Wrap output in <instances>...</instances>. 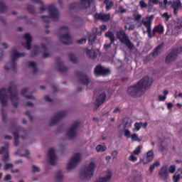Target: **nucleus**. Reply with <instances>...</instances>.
Returning <instances> with one entry per match:
<instances>
[{
    "label": "nucleus",
    "mask_w": 182,
    "mask_h": 182,
    "mask_svg": "<svg viewBox=\"0 0 182 182\" xmlns=\"http://www.w3.org/2000/svg\"><path fill=\"white\" fill-rule=\"evenodd\" d=\"M106 100V92L104 91H99L98 96L96 97L95 102L99 105H103Z\"/></svg>",
    "instance_id": "f3484780"
},
{
    "label": "nucleus",
    "mask_w": 182,
    "mask_h": 182,
    "mask_svg": "<svg viewBox=\"0 0 182 182\" xmlns=\"http://www.w3.org/2000/svg\"><path fill=\"white\" fill-rule=\"evenodd\" d=\"M105 38H108L109 39L111 43H114L115 37L114 34L112 31H107L105 33Z\"/></svg>",
    "instance_id": "bb28decb"
},
{
    "label": "nucleus",
    "mask_w": 182,
    "mask_h": 182,
    "mask_svg": "<svg viewBox=\"0 0 182 182\" xmlns=\"http://www.w3.org/2000/svg\"><path fill=\"white\" fill-rule=\"evenodd\" d=\"M124 128L123 129H129V127H132V119L125 118L124 120Z\"/></svg>",
    "instance_id": "c756f323"
},
{
    "label": "nucleus",
    "mask_w": 182,
    "mask_h": 182,
    "mask_svg": "<svg viewBox=\"0 0 182 182\" xmlns=\"http://www.w3.org/2000/svg\"><path fill=\"white\" fill-rule=\"evenodd\" d=\"M49 13H50L49 17L43 16V18H44V21H46V22L49 21V18L53 19V21H56V19L59 18V13L58 12V10H56V8L51 7L50 9Z\"/></svg>",
    "instance_id": "ddd939ff"
},
{
    "label": "nucleus",
    "mask_w": 182,
    "mask_h": 182,
    "mask_svg": "<svg viewBox=\"0 0 182 182\" xmlns=\"http://www.w3.org/2000/svg\"><path fill=\"white\" fill-rule=\"evenodd\" d=\"M123 130L125 137L129 139V137H131L132 135H130V131H129V128H123Z\"/></svg>",
    "instance_id": "4c0bfd02"
},
{
    "label": "nucleus",
    "mask_w": 182,
    "mask_h": 182,
    "mask_svg": "<svg viewBox=\"0 0 182 182\" xmlns=\"http://www.w3.org/2000/svg\"><path fill=\"white\" fill-rule=\"evenodd\" d=\"M95 21H102V22H109L110 21V14L96 13L94 15Z\"/></svg>",
    "instance_id": "9d476101"
},
{
    "label": "nucleus",
    "mask_w": 182,
    "mask_h": 182,
    "mask_svg": "<svg viewBox=\"0 0 182 182\" xmlns=\"http://www.w3.org/2000/svg\"><path fill=\"white\" fill-rule=\"evenodd\" d=\"M142 124H143V122H136L134 124V130H136V132H139V130H140V129L141 128Z\"/></svg>",
    "instance_id": "c9c22d12"
},
{
    "label": "nucleus",
    "mask_w": 182,
    "mask_h": 182,
    "mask_svg": "<svg viewBox=\"0 0 182 182\" xmlns=\"http://www.w3.org/2000/svg\"><path fill=\"white\" fill-rule=\"evenodd\" d=\"M141 146H139L136 148V149L133 151V154L136 156H139V154L141 152Z\"/></svg>",
    "instance_id": "ea45409f"
},
{
    "label": "nucleus",
    "mask_w": 182,
    "mask_h": 182,
    "mask_svg": "<svg viewBox=\"0 0 182 182\" xmlns=\"http://www.w3.org/2000/svg\"><path fill=\"white\" fill-rule=\"evenodd\" d=\"M162 18H164L166 21L171 18V15H168V13L166 12L161 15Z\"/></svg>",
    "instance_id": "79ce46f5"
},
{
    "label": "nucleus",
    "mask_w": 182,
    "mask_h": 182,
    "mask_svg": "<svg viewBox=\"0 0 182 182\" xmlns=\"http://www.w3.org/2000/svg\"><path fill=\"white\" fill-rule=\"evenodd\" d=\"M28 155H29V151H28V150L25 151V154H20V156H26Z\"/></svg>",
    "instance_id": "0e129e2a"
},
{
    "label": "nucleus",
    "mask_w": 182,
    "mask_h": 182,
    "mask_svg": "<svg viewBox=\"0 0 182 182\" xmlns=\"http://www.w3.org/2000/svg\"><path fill=\"white\" fill-rule=\"evenodd\" d=\"M158 176L161 180H167V177H168V166L167 165L162 166L158 173Z\"/></svg>",
    "instance_id": "4468645a"
},
{
    "label": "nucleus",
    "mask_w": 182,
    "mask_h": 182,
    "mask_svg": "<svg viewBox=\"0 0 182 182\" xmlns=\"http://www.w3.org/2000/svg\"><path fill=\"white\" fill-rule=\"evenodd\" d=\"M95 107L93 108L94 112H96V109L100 107L102 105H99L97 102H95Z\"/></svg>",
    "instance_id": "052dcab7"
},
{
    "label": "nucleus",
    "mask_w": 182,
    "mask_h": 182,
    "mask_svg": "<svg viewBox=\"0 0 182 182\" xmlns=\"http://www.w3.org/2000/svg\"><path fill=\"white\" fill-rule=\"evenodd\" d=\"M11 56L13 59L15 60V59H18V58H22L25 56V54L23 53H19L16 49H14L11 51Z\"/></svg>",
    "instance_id": "4be33fe9"
},
{
    "label": "nucleus",
    "mask_w": 182,
    "mask_h": 182,
    "mask_svg": "<svg viewBox=\"0 0 182 182\" xmlns=\"http://www.w3.org/2000/svg\"><path fill=\"white\" fill-rule=\"evenodd\" d=\"M124 21V28L126 31H127V26H130L132 25V23H133V19L130 17H127V18H124L123 19Z\"/></svg>",
    "instance_id": "cd10ccee"
},
{
    "label": "nucleus",
    "mask_w": 182,
    "mask_h": 182,
    "mask_svg": "<svg viewBox=\"0 0 182 182\" xmlns=\"http://www.w3.org/2000/svg\"><path fill=\"white\" fill-rule=\"evenodd\" d=\"M156 167H160V161H156V162L152 164L149 167V172L153 173V171H154V168H156Z\"/></svg>",
    "instance_id": "72a5a7b5"
},
{
    "label": "nucleus",
    "mask_w": 182,
    "mask_h": 182,
    "mask_svg": "<svg viewBox=\"0 0 182 182\" xmlns=\"http://www.w3.org/2000/svg\"><path fill=\"white\" fill-rule=\"evenodd\" d=\"M10 100L12 102L14 106H16V102H18V96L16 92H10Z\"/></svg>",
    "instance_id": "a878e982"
},
{
    "label": "nucleus",
    "mask_w": 182,
    "mask_h": 182,
    "mask_svg": "<svg viewBox=\"0 0 182 182\" xmlns=\"http://www.w3.org/2000/svg\"><path fill=\"white\" fill-rule=\"evenodd\" d=\"M169 173H176V165H171L168 168Z\"/></svg>",
    "instance_id": "de8ad7c7"
},
{
    "label": "nucleus",
    "mask_w": 182,
    "mask_h": 182,
    "mask_svg": "<svg viewBox=\"0 0 182 182\" xmlns=\"http://www.w3.org/2000/svg\"><path fill=\"white\" fill-rule=\"evenodd\" d=\"M150 60H151V55H146L144 58V63H149V62H150Z\"/></svg>",
    "instance_id": "8fccbe9b"
},
{
    "label": "nucleus",
    "mask_w": 182,
    "mask_h": 182,
    "mask_svg": "<svg viewBox=\"0 0 182 182\" xmlns=\"http://www.w3.org/2000/svg\"><path fill=\"white\" fill-rule=\"evenodd\" d=\"M98 55H99V50H94L92 51V58H97Z\"/></svg>",
    "instance_id": "603ef678"
},
{
    "label": "nucleus",
    "mask_w": 182,
    "mask_h": 182,
    "mask_svg": "<svg viewBox=\"0 0 182 182\" xmlns=\"http://www.w3.org/2000/svg\"><path fill=\"white\" fill-rule=\"evenodd\" d=\"M60 31L62 33H64L63 36H60V42L65 45H69V43L72 42V39L70 38V36L68 33V28L63 27Z\"/></svg>",
    "instance_id": "6e6552de"
},
{
    "label": "nucleus",
    "mask_w": 182,
    "mask_h": 182,
    "mask_svg": "<svg viewBox=\"0 0 182 182\" xmlns=\"http://www.w3.org/2000/svg\"><path fill=\"white\" fill-rule=\"evenodd\" d=\"M156 32H158V33H160V35H161V33H163L164 32V27L161 24L156 26L154 28L152 32H151V29L149 33H148V37L150 39H151V38H154L156 36Z\"/></svg>",
    "instance_id": "9b49d317"
},
{
    "label": "nucleus",
    "mask_w": 182,
    "mask_h": 182,
    "mask_svg": "<svg viewBox=\"0 0 182 182\" xmlns=\"http://www.w3.org/2000/svg\"><path fill=\"white\" fill-rule=\"evenodd\" d=\"M78 124L75 123L72 125L67 132V136L69 139H73L76 136Z\"/></svg>",
    "instance_id": "dca6fc26"
},
{
    "label": "nucleus",
    "mask_w": 182,
    "mask_h": 182,
    "mask_svg": "<svg viewBox=\"0 0 182 182\" xmlns=\"http://www.w3.org/2000/svg\"><path fill=\"white\" fill-rule=\"evenodd\" d=\"M26 92H28V89L26 88L23 89L21 91L22 96H25V95H26Z\"/></svg>",
    "instance_id": "e2e57ef3"
},
{
    "label": "nucleus",
    "mask_w": 182,
    "mask_h": 182,
    "mask_svg": "<svg viewBox=\"0 0 182 182\" xmlns=\"http://www.w3.org/2000/svg\"><path fill=\"white\" fill-rule=\"evenodd\" d=\"M56 180H62L63 178V174L62 173V172H58L56 174Z\"/></svg>",
    "instance_id": "09e8293b"
},
{
    "label": "nucleus",
    "mask_w": 182,
    "mask_h": 182,
    "mask_svg": "<svg viewBox=\"0 0 182 182\" xmlns=\"http://www.w3.org/2000/svg\"><path fill=\"white\" fill-rule=\"evenodd\" d=\"M153 159H154V154L153 151H149L146 154V160L147 161H144V164H147V163H150V161H153Z\"/></svg>",
    "instance_id": "b1692460"
},
{
    "label": "nucleus",
    "mask_w": 182,
    "mask_h": 182,
    "mask_svg": "<svg viewBox=\"0 0 182 182\" xmlns=\"http://www.w3.org/2000/svg\"><path fill=\"white\" fill-rule=\"evenodd\" d=\"M180 171H181V173H180ZM178 173H176L173 176V182H178L180 181V178H181V177H182V171L179 170Z\"/></svg>",
    "instance_id": "2f4dec72"
},
{
    "label": "nucleus",
    "mask_w": 182,
    "mask_h": 182,
    "mask_svg": "<svg viewBox=\"0 0 182 182\" xmlns=\"http://www.w3.org/2000/svg\"><path fill=\"white\" fill-rule=\"evenodd\" d=\"M90 2H92V0H81V6L82 8H89L90 6Z\"/></svg>",
    "instance_id": "f704fd0d"
},
{
    "label": "nucleus",
    "mask_w": 182,
    "mask_h": 182,
    "mask_svg": "<svg viewBox=\"0 0 182 182\" xmlns=\"http://www.w3.org/2000/svg\"><path fill=\"white\" fill-rule=\"evenodd\" d=\"M82 160V156L80 154H75L68 161L67 164V170L71 171L74 168H76V166L80 163Z\"/></svg>",
    "instance_id": "39448f33"
},
{
    "label": "nucleus",
    "mask_w": 182,
    "mask_h": 182,
    "mask_svg": "<svg viewBox=\"0 0 182 182\" xmlns=\"http://www.w3.org/2000/svg\"><path fill=\"white\" fill-rule=\"evenodd\" d=\"M24 39L26 40V49L29 50L31 49V43L32 42V37L31 35L26 33L24 35Z\"/></svg>",
    "instance_id": "5701e85b"
},
{
    "label": "nucleus",
    "mask_w": 182,
    "mask_h": 182,
    "mask_svg": "<svg viewBox=\"0 0 182 182\" xmlns=\"http://www.w3.org/2000/svg\"><path fill=\"white\" fill-rule=\"evenodd\" d=\"M182 52V47L174 48L171 50L166 56L165 58V63L168 65L170 63H173L176 59H177V56L178 53H181Z\"/></svg>",
    "instance_id": "20e7f679"
},
{
    "label": "nucleus",
    "mask_w": 182,
    "mask_h": 182,
    "mask_svg": "<svg viewBox=\"0 0 182 182\" xmlns=\"http://www.w3.org/2000/svg\"><path fill=\"white\" fill-rule=\"evenodd\" d=\"M94 73L97 76H107L108 75H110V69L106 68L101 65H98L95 67Z\"/></svg>",
    "instance_id": "0eeeda50"
},
{
    "label": "nucleus",
    "mask_w": 182,
    "mask_h": 182,
    "mask_svg": "<svg viewBox=\"0 0 182 182\" xmlns=\"http://www.w3.org/2000/svg\"><path fill=\"white\" fill-rule=\"evenodd\" d=\"M154 18V16H147L142 19L141 23L146 28V31H144V33H150V31L151 30V22H153V18Z\"/></svg>",
    "instance_id": "1a4fd4ad"
},
{
    "label": "nucleus",
    "mask_w": 182,
    "mask_h": 182,
    "mask_svg": "<svg viewBox=\"0 0 182 182\" xmlns=\"http://www.w3.org/2000/svg\"><path fill=\"white\" fill-rule=\"evenodd\" d=\"M85 52H86L87 55L88 56H90H90H91V54H90V53H92V50L87 48L86 50H85Z\"/></svg>",
    "instance_id": "338daca9"
},
{
    "label": "nucleus",
    "mask_w": 182,
    "mask_h": 182,
    "mask_svg": "<svg viewBox=\"0 0 182 182\" xmlns=\"http://www.w3.org/2000/svg\"><path fill=\"white\" fill-rule=\"evenodd\" d=\"M112 42H110V43L109 44H105L104 45V49L105 50H108L109 49H110V48H112Z\"/></svg>",
    "instance_id": "864d4df0"
},
{
    "label": "nucleus",
    "mask_w": 182,
    "mask_h": 182,
    "mask_svg": "<svg viewBox=\"0 0 182 182\" xmlns=\"http://www.w3.org/2000/svg\"><path fill=\"white\" fill-rule=\"evenodd\" d=\"M136 26L134 23L129 24V28L127 27L128 31H134Z\"/></svg>",
    "instance_id": "5fc2aeb1"
},
{
    "label": "nucleus",
    "mask_w": 182,
    "mask_h": 182,
    "mask_svg": "<svg viewBox=\"0 0 182 182\" xmlns=\"http://www.w3.org/2000/svg\"><path fill=\"white\" fill-rule=\"evenodd\" d=\"M181 28H182V20L177 19L175 21L174 28L176 29V31H178V30L181 29Z\"/></svg>",
    "instance_id": "473e14b6"
},
{
    "label": "nucleus",
    "mask_w": 182,
    "mask_h": 182,
    "mask_svg": "<svg viewBox=\"0 0 182 182\" xmlns=\"http://www.w3.org/2000/svg\"><path fill=\"white\" fill-rule=\"evenodd\" d=\"M64 116H65V112H60L55 117L51 119L50 121L51 126L52 124H55V123H56L58 120H60V119H62V117H63Z\"/></svg>",
    "instance_id": "393cba45"
},
{
    "label": "nucleus",
    "mask_w": 182,
    "mask_h": 182,
    "mask_svg": "<svg viewBox=\"0 0 182 182\" xmlns=\"http://www.w3.org/2000/svg\"><path fill=\"white\" fill-rule=\"evenodd\" d=\"M158 100H159V102H164L166 100V96L159 95Z\"/></svg>",
    "instance_id": "13d9d810"
},
{
    "label": "nucleus",
    "mask_w": 182,
    "mask_h": 182,
    "mask_svg": "<svg viewBox=\"0 0 182 182\" xmlns=\"http://www.w3.org/2000/svg\"><path fill=\"white\" fill-rule=\"evenodd\" d=\"M117 38L119 39L121 43H124L129 49L132 50L133 48H134V45H133L132 42L130 41L129 39V37L127 36V34H126V32H124V30L120 29L117 31Z\"/></svg>",
    "instance_id": "f03ea898"
},
{
    "label": "nucleus",
    "mask_w": 182,
    "mask_h": 182,
    "mask_svg": "<svg viewBox=\"0 0 182 182\" xmlns=\"http://www.w3.org/2000/svg\"><path fill=\"white\" fill-rule=\"evenodd\" d=\"M81 177L83 180H89L92 177V161L86 163L84 170L81 173Z\"/></svg>",
    "instance_id": "423d86ee"
},
{
    "label": "nucleus",
    "mask_w": 182,
    "mask_h": 182,
    "mask_svg": "<svg viewBox=\"0 0 182 182\" xmlns=\"http://www.w3.org/2000/svg\"><path fill=\"white\" fill-rule=\"evenodd\" d=\"M128 160L129 161H133V162H135V161H137V158L136 157V156H134V154H132L129 156L128 158Z\"/></svg>",
    "instance_id": "a19ab883"
},
{
    "label": "nucleus",
    "mask_w": 182,
    "mask_h": 182,
    "mask_svg": "<svg viewBox=\"0 0 182 182\" xmlns=\"http://www.w3.org/2000/svg\"><path fill=\"white\" fill-rule=\"evenodd\" d=\"M106 150H107V147H106L105 145H97L96 146V151L97 153H103V151H106Z\"/></svg>",
    "instance_id": "7c9ffc66"
},
{
    "label": "nucleus",
    "mask_w": 182,
    "mask_h": 182,
    "mask_svg": "<svg viewBox=\"0 0 182 182\" xmlns=\"http://www.w3.org/2000/svg\"><path fill=\"white\" fill-rule=\"evenodd\" d=\"M32 171L33 173H39L41 171V168L37 166L33 165L32 166Z\"/></svg>",
    "instance_id": "a18cd8bd"
},
{
    "label": "nucleus",
    "mask_w": 182,
    "mask_h": 182,
    "mask_svg": "<svg viewBox=\"0 0 182 182\" xmlns=\"http://www.w3.org/2000/svg\"><path fill=\"white\" fill-rule=\"evenodd\" d=\"M110 180H112V172L109 171L105 176L97 178L94 182H109Z\"/></svg>",
    "instance_id": "6ab92c4d"
},
{
    "label": "nucleus",
    "mask_w": 182,
    "mask_h": 182,
    "mask_svg": "<svg viewBox=\"0 0 182 182\" xmlns=\"http://www.w3.org/2000/svg\"><path fill=\"white\" fill-rule=\"evenodd\" d=\"M104 4L106 5L105 9L107 11H109V9H112L113 5H114V3L113 2V1H110V0H105Z\"/></svg>",
    "instance_id": "c85d7f7f"
},
{
    "label": "nucleus",
    "mask_w": 182,
    "mask_h": 182,
    "mask_svg": "<svg viewBox=\"0 0 182 182\" xmlns=\"http://www.w3.org/2000/svg\"><path fill=\"white\" fill-rule=\"evenodd\" d=\"M100 28L101 29L102 31H107V25H101L100 26Z\"/></svg>",
    "instance_id": "bf43d9fd"
},
{
    "label": "nucleus",
    "mask_w": 182,
    "mask_h": 182,
    "mask_svg": "<svg viewBox=\"0 0 182 182\" xmlns=\"http://www.w3.org/2000/svg\"><path fill=\"white\" fill-rule=\"evenodd\" d=\"M78 45H83L84 43H86V38H82L77 41Z\"/></svg>",
    "instance_id": "3c124183"
},
{
    "label": "nucleus",
    "mask_w": 182,
    "mask_h": 182,
    "mask_svg": "<svg viewBox=\"0 0 182 182\" xmlns=\"http://www.w3.org/2000/svg\"><path fill=\"white\" fill-rule=\"evenodd\" d=\"M153 80L149 77H144L136 84L130 85L127 89V93L131 97H141L146 90L151 87Z\"/></svg>",
    "instance_id": "f257e3e1"
},
{
    "label": "nucleus",
    "mask_w": 182,
    "mask_h": 182,
    "mask_svg": "<svg viewBox=\"0 0 182 182\" xmlns=\"http://www.w3.org/2000/svg\"><path fill=\"white\" fill-rule=\"evenodd\" d=\"M164 48V43H161L159 44L153 51L152 56L154 58H157L161 52H163V48Z\"/></svg>",
    "instance_id": "a211bd4d"
},
{
    "label": "nucleus",
    "mask_w": 182,
    "mask_h": 182,
    "mask_svg": "<svg viewBox=\"0 0 182 182\" xmlns=\"http://www.w3.org/2000/svg\"><path fill=\"white\" fill-rule=\"evenodd\" d=\"M28 66L32 68L33 72H36V63L31 61L28 63Z\"/></svg>",
    "instance_id": "58836bf2"
},
{
    "label": "nucleus",
    "mask_w": 182,
    "mask_h": 182,
    "mask_svg": "<svg viewBox=\"0 0 182 182\" xmlns=\"http://www.w3.org/2000/svg\"><path fill=\"white\" fill-rule=\"evenodd\" d=\"M130 137L133 141H140L141 140L136 134H133Z\"/></svg>",
    "instance_id": "e433bc0d"
},
{
    "label": "nucleus",
    "mask_w": 182,
    "mask_h": 182,
    "mask_svg": "<svg viewBox=\"0 0 182 182\" xmlns=\"http://www.w3.org/2000/svg\"><path fill=\"white\" fill-rule=\"evenodd\" d=\"M119 11L120 14H126V12H127V10L123 9V7L122 6H120L119 7Z\"/></svg>",
    "instance_id": "6e6d98bb"
},
{
    "label": "nucleus",
    "mask_w": 182,
    "mask_h": 182,
    "mask_svg": "<svg viewBox=\"0 0 182 182\" xmlns=\"http://www.w3.org/2000/svg\"><path fill=\"white\" fill-rule=\"evenodd\" d=\"M129 181L130 182H143V175L141 172L134 171L132 176H129Z\"/></svg>",
    "instance_id": "f8f14e48"
},
{
    "label": "nucleus",
    "mask_w": 182,
    "mask_h": 182,
    "mask_svg": "<svg viewBox=\"0 0 182 182\" xmlns=\"http://www.w3.org/2000/svg\"><path fill=\"white\" fill-rule=\"evenodd\" d=\"M98 28H94V32H95V35H98L100 36L102 35V30L100 31H97Z\"/></svg>",
    "instance_id": "4d7b16f0"
},
{
    "label": "nucleus",
    "mask_w": 182,
    "mask_h": 182,
    "mask_svg": "<svg viewBox=\"0 0 182 182\" xmlns=\"http://www.w3.org/2000/svg\"><path fill=\"white\" fill-rule=\"evenodd\" d=\"M4 168V170H11V168H14V164H6Z\"/></svg>",
    "instance_id": "37998d69"
},
{
    "label": "nucleus",
    "mask_w": 182,
    "mask_h": 182,
    "mask_svg": "<svg viewBox=\"0 0 182 182\" xmlns=\"http://www.w3.org/2000/svg\"><path fill=\"white\" fill-rule=\"evenodd\" d=\"M11 175H9V174H7L4 176L5 181H8L11 180Z\"/></svg>",
    "instance_id": "680f3d73"
},
{
    "label": "nucleus",
    "mask_w": 182,
    "mask_h": 182,
    "mask_svg": "<svg viewBox=\"0 0 182 182\" xmlns=\"http://www.w3.org/2000/svg\"><path fill=\"white\" fill-rule=\"evenodd\" d=\"M56 160H58L56 151L53 149H50L48 151V163L51 164V166H53Z\"/></svg>",
    "instance_id": "2eb2a0df"
},
{
    "label": "nucleus",
    "mask_w": 182,
    "mask_h": 182,
    "mask_svg": "<svg viewBox=\"0 0 182 182\" xmlns=\"http://www.w3.org/2000/svg\"><path fill=\"white\" fill-rule=\"evenodd\" d=\"M139 6L141 9H144V8H147V4H146V2L144 1V0H141L139 1Z\"/></svg>",
    "instance_id": "c03bdc74"
},
{
    "label": "nucleus",
    "mask_w": 182,
    "mask_h": 182,
    "mask_svg": "<svg viewBox=\"0 0 182 182\" xmlns=\"http://www.w3.org/2000/svg\"><path fill=\"white\" fill-rule=\"evenodd\" d=\"M150 2H152L154 5H159V0H150Z\"/></svg>",
    "instance_id": "69168bd1"
},
{
    "label": "nucleus",
    "mask_w": 182,
    "mask_h": 182,
    "mask_svg": "<svg viewBox=\"0 0 182 182\" xmlns=\"http://www.w3.org/2000/svg\"><path fill=\"white\" fill-rule=\"evenodd\" d=\"M0 154H5L3 160L4 161H8L9 159V155L8 154V146H5L4 147L1 148Z\"/></svg>",
    "instance_id": "412c9836"
},
{
    "label": "nucleus",
    "mask_w": 182,
    "mask_h": 182,
    "mask_svg": "<svg viewBox=\"0 0 182 182\" xmlns=\"http://www.w3.org/2000/svg\"><path fill=\"white\" fill-rule=\"evenodd\" d=\"M118 154H119V152L116 150L112 151L111 153V156H112V159H117Z\"/></svg>",
    "instance_id": "49530a36"
},
{
    "label": "nucleus",
    "mask_w": 182,
    "mask_h": 182,
    "mask_svg": "<svg viewBox=\"0 0 182 182\" xmlns=\"http://www.w3.org/2000/svg\"><path fill=\"white\" fill-rule=\"evenodd\" d=\"M0 100L3 105H6V100H8V97L6 96V90H0Z\"/></svg>",
    "instance_id": "aec40b11"
},
{
    "label": "nucleus",
    "mask_w": 182,
    "mask_h": 182,
    "mask_svg": "<svg viewBox=\"0 0 182 182\" xmlns=\"http://www.w3.org/2000/svg\"><path fill=\"white\" fill-rule=\"evenodd\" d=\"M164 6L168 5L171 9H173V15H177L179 11L182 9V3L181 0H164Z\"/></svg>",
    "instance_id": "7ed1b4c3"
},
{
    "label": "nucleus",
    "mask_w": 182,
    "mask_h": 182,
    "mask_svg": "<svg viewBox=\"0 0 182 182\" xmlns=\"http://www.w3.org/2000/svg\"><path fill=\"white\" fill-rule=\"evenodd\" d=\"M96 168V164L95 163H92V173H93V171H95V168Z\"/></svg>",
    "instance_id": "774afa93"
}]
</instances>
